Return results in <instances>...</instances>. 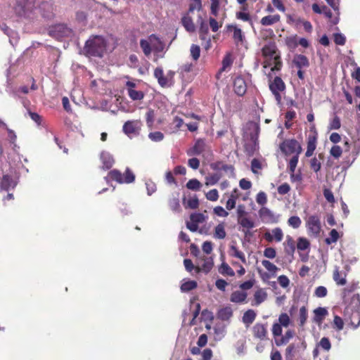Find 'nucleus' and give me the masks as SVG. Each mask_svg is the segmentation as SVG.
<instances>
[{
    "mask_svg": "<svg viewBox=\"0 0 360 360\" xmlns=\"http://www.w3.org/2000/svg\"><path fill=\"white\" fill-rule=\"evenodd\" d=\"M333 279L338 285H344L346 284L345 277H341L338 269H335L333 274Z\"/></svg>",
    "mask_w": 360,
    "mask_h": 360,
    "instance_id": "13d9d810",
    "label": "nucleus"
},
{
    "mask_svg": "<svg viewBox=\"0 0 360 360\" xmlns=\"http://www.w3.org/2000/svg\"><path fill=\"white\" fill-rule=\"evenodd\" d=\"M169 205L171 210H173L174 212H180L181 207L178 197H174L172 198L169 202Z\"/></svg>",
    "mask_w": 360,
    "mask_h": 360,
    "instance_id": "6e6d98bb",
    "label": "nucleus"
},
{
    "mask_svg": "<svg viewBox=\"0 0 360 360\" xmlns=\"http://www.w3.org/2000/svg\"><path fill=\"white\" fill-rule=\"evenodd\" d=\"M207 218V217L202 213H193L190 216L191 221H195L198 224L203 223Z\"/></svg>",
    "mask_w": 360,
    "mask_h": 360,
    "instance_id": "09e8293b",
    "label": "nucleus"
},
{
    "mask_svg": "<svg viewBox=\"0 0 360 360\" xmlns=\"http://www.w3.org/2000/svg\"><path fill=\"white\" fill-rule=\"evenodd\" d=\"M202 9L201 0H191L188 13L193 12L195 10L200 11Z\"/></svg>",
    "mask_w": 360,
    "mask_h": 360,
    "instance_id": "5fc2aeb1",
    "label": "nucleus"
},
{
    "mask_svg": "<svg viewBox=\"0 0 360 360\" xmlns=\"http://www.w3.org/2000/svg\"><path fill=\"white\" fill-rule=\"evenodd\" d=\"M314 314L313 321L316 323H321L328 314V311L324 307H318L314 310Z\"/></svg>",
    "mask_w": 360,
    "mask_h": 360,
    "instance_id": "393cba45",
    "label": "nucleus"
},
{
    "mask_svg": "<svg viewBox=\"0 0 360 360\" xmlns=\"http://www.w3.org/2000/svg\"><path fill=\"white\" fill-rule=\"evenodd\" d=\"M309 242L305 238H299L297 240V248L300 250H305L309 248Z\"/></svg>",
    "mask_w": 360,
    "mask_h": 360,
    "instance_id": "864d4df0",
    "label": "nucleus"
},
{
    "mask_svg": "<svg viewBox=\"0 0 360 360\" xmlns=\"http://www.w3.org/2000/svg\"><path fill=\"white\" fill-rule=\"evenodd\" d=\"M226 236L225 231V225L224 223H220L214 228V238L217 239H224Z\"/></svg>",
    "mask_w": 360,
    "mask_h": 360,
    "instance_id": "72a5a7b5",
    "label": "nucleus"
},
{
    "mask_svg": "<svg viewBox=\"0 0 360 360\" xmlns=\"http://www.w3.org/2000/svg\"><path fill=\"white\" fill-rule=\"evenodd\" d=\"M221 179V175L218 173H215L205 177V185L213 186L216 184Z\"/></svg>",
    "mask_w": 360,
    "mask_h": 360,
    "instance_id": "37998d69",
    "label": "nucleus"
},
{
    "mask_svg": "<svg viewBox=\"0 0 360 360\" xmlns=\"http://www.w3.org/2000/svg\"><path fill=\"white\" fill-rule=\"evenodd\" d=\"M316 136L315 134H311L307 139V148L305 153L307 157H311L316 147Z\"/></svg>",
    "mask_w": 360,
    "mask_h": 360,
    "instance_id": "4be33fe9",
    "label": "nucleus"
},
{
    "mask_svg": "<svg viewBox=\"0 0 360 360\" xmlns=\"http://www.w3.org/2000/svg\"><path fill=\"white\" fill-rule=\"evenodd\" d=\"M280 149L285 155H299L302 150L299 142L295 139H288L284 141L281 143Z\"/></svg>",
    "mask_w": 360,
    "mask_h": 360,
    "instance_id": "423d86ee",
    "label": "nucleus"
},
{
    "mask_svg": "<svg viewBox=\"0 0 360 360\" xmlns=\"http://www.w3.org/2000/svg\"><path fill=\"white\" fill-rule=\"evenodd\" d=\"M278 323L284 328H288L292 323V321L288 314L282 313L278 316Z\"/></svg>",
    "mask_w": 360,
    "mask_h": 360,
    "instance_id": "c03bdc74",
    "label": "nucleus"
},
{
    "mask_svg": "<svg viewBox=\"0 0 360 360\" xmlns=\"http://www.w3.org/2000/svg\"><path fill=\"white\" fill-rule=\"evenodd\" d=\"M238 222L243 229L247 230H250L255 226L253 221L246 217L238 219Z\"/></svg>",
    "mask_w": 360,
    "mask_h": 360,
    "instance_id": "ea45409f",
    "label": "nucleus"
},
{
    "mask_svg": "<svg viewBox=\"0 0 360 360\" xmlns=\"http://www.w3.org/2000/svg\"><path fill=\"white\" fill-rule=\"evenodd\" d=\"M247 293L243 290H236L231 295L230 300L235 303H242L247 298Z\"/></svg>",
    "mask_w": 360,
    "mask_h": 360,
    "instance_id": "bb28decb",
    "label": "nucleus"
},
{
    "mask_svg": "<svg viewBox=\"0 0 360 360\" xmlns=\"http://www.w3.org/2000/svg\"><path fill=\"white\" fill-rule=\"evenodd\" d=\"M17 185V181L13 179L9 175H4L0 183L1 190L9 191L13 189Z\"/></svg>",
    "mask_w": 360,
    "mask_h": 360,
    "instance_id": "dca6fc26",
    "label": "nucleus"
},
{
    "mask_svg": "<svg viewBox=\"0 0 360 360\" xmlns=\"http://www.w3.org/2000/svg\"><path fill=\"white\" fill-rule=\"evenodd\" d=\"M151 44L152 49L158 53L164 50L165 45L163 42L155 34L148 37Z\"/></svg>",
    "mask_w": 360,
    "mask_h": 360,
    "instance_id": "aec40b11",
    "label": "nucleus"
},
{
    "mask_svg": "<svg viewBox=\"0 0 360 360\" xmlns=\"http://www.w3.org/2000/svg\"><path fill=\"white\" fill-rule=\"evenodd\" d=\"M341 126L340 120L338 116H335L330 122L328 128L330 129H338Z\"/></svg>",
    "mask_w": 360,
    "mask_h": 360,
    "instance_id": "774afa93",
    "label": "nucleus"
},
{
    "mask_svg": "<svg viewBox=\"0 0 360 360\" xmlns=\"http://www.w3.org/2000/svg\"><path fill=\"white\" fill-rule=\"evenodd\" d=\"M210 1L211 14L213 15L214 17H218L222 2L220 0H212Z\"/></svg>",
    "mask_w": 360,
    "mask_h": 360,
    "instance_id": "79ce46f5",
    "label": "nucleus"
},
{
    "mask_svg": "<svg viewBox=\"0 0 360 360\" xmlns=\"http://www.w3.org/2000/svg\"><path fill=\"white\" fill-rule=\"evenodd\" d=\"M306 226L310 236L319 237L321 231L320 217L318 215H311L306 221Z\"/></svg>",
    "mask_w": 360,
    "mask_h": 360,
    "instance_id": "0eeeda50",
    "label": "nucleus"
},
{
    "mask_svg": "<svg viewBox=\"0 0 360 360\" xmlns=\"http://www.w3.org/2000/svg\"><path fill=\"white\" fill-rule=\"evenodd\" d=\"M206 198L208 200L215 202L219 198V194L217 189H212L206 193Z\"/></svg>",
    "mask_w": 360,
    "mask_h": 360,
    "instance_id": "69168bd1",
    "label": "nucleus"
},
{
    "mask_svg": "<svg viewBox=\"0 0 360 360\" xmlns=\"http://www.w3.org/2000/svg\"><path fill=\"white\" fill-rule=\"evenodd\" d=\"M308 318V309L305 306H302L299 310L298 321L300 326L302 327L307 322Z\"/></svg>",
    "mask_w": 360,
    "mask_h": 360,
    "instance_id": "e433bc0d",
    "label": "nucleus"
},
{
    "mask_svg": "<svg viewBox=\"0 0 360 360\" xmlns=\"http://www.w3.org/2000/svg\"><path fill=\"white\" fill-rule=\"evenodd\" d=\"M252 331L254 336L260 340H264L267 335L266 326L262 323H256L253 328Z\"/></svg>",
    "mask_w": 360,
    "mask_h": 360,
    "instance_id": "a211bd4d",
    "label": "nucleus"
},
{
    "mask_svg": "<svg viewBox=\"0 0 360 360\" xmlns=\"http://www.w3.org/2000/svg\"><path fill=\"white\" fill-rule=\"evenodd\" d=\"M282 326L278 323H274L272 326V334L275 338H278L282 335Z\"/></svg>",
    "mask_w": 360,
    "mask_h": 360,
    "instance_id": "4d7b16f0",
    "label": "nucleus"
},
{
    "mask_svg": "<svg viewBox=\"0 0 360 360\" xmlns=\"http://www.w3.org/2000/svg\"><path fill=\"white\" fill-rule=\"evenodd\" d=\"M259 215L264 221L267 223L277 222L279 217L278 215L274 214L273 212L266 207H263L259 210Z\"/></svg>",
    "mask_w": 360,
    "mask_h": 360,
    "instance_id": "f8f14e48",
    "label": "nucleus"
},
{
    "mask_svg": "<svg viewBox=\"0 0 360 360\" xmlns=\"http://www.w3.org/2000/svg\"><path fill=\"white\" fill-rule=\"evenodd\" d=\"M262 264L271 274V276L275 277L276 276V273L279 269L274 264L269 260H263Z\"/></svg>",
    "mask_w": 360,
    "mask_h": 360,
    "instance_id": "c9c22d12",
    "label": "nucleus"
},
{
    "mask_svg": "<svg viewBox=\"0 0 360 360\" xmlns=\"http://www.w3.org/2000/svg\"><path fill=\"white\" fill-rule=\"evenodd\" d=\"M214 331L216 340H221L226 333V326L224 325L217 324L214 327Z\"/></svg>",
    "mask_w": 360,
    "mask_h": 360,
    "instance_id": "58836bf2",
    "label": "nucleus"
},
{
    "mask_svg": "<svg viewBox=\"0 0 360 360\" xmlns=\"http://www.w3.org/2000/svg\"><path fill=\"white\" fill-rule=\"evenodd\" d=\"M229 29H233V38L235 40L238 41H242L243 38V34L242 33V30L238 28L237 26L229 25Z\"/></svg>",
    "mask_w": 360,
    "mask_h": 360,
    "instance_id": "603ef678",
    "label": "nucleus"
},
{
    "mask_svg": "<svg viewBox=\"0 0 360 360\" xmlns=\"http://www.w3.org/2000/svg\"><path fill=\"white\" fill-rule=\"evenodd\" d=\"M100 159L103 164L102 167L105 169L111 168L115 162L112 155L107 151H102L101 153Z\"/></svg>",
    "mask_w": 360,
    "mask_h": 360,
    "instance_id": "6ab92c4d",
    "label": "nucleus"
},
{
    "mask_svg": "<svg viewBox=\"0 0 360 360\" xmlns=\"http://www.w3.org/2000/svg\"><path fill=\"white\" fill-rule=\"evenodd\" d=\"M302 221L297 216L290 217L288 220V224L293 229H297L300 226Z\"/></svg>",
    "mask_w": 360,
    "mask_h": 360,
    "instance_id": "3c124183",
    "label": "nucleus"
},
{
    "mask_svg": "<svg viewBox=\"0 0 360 360\" xmlns=\"http://www.w3.org/2000/svg\"><path fill=\"white\" fill-rule=\"evenodd\" d=\"M119 184H130L134 181L135 175L127 168L125 173L122 174L119 170L113 169L108 173V177Z\"/></svg>",
    "mask_w": 360,
    "mask_h": 360,
    "instance_id": "20e7f679",
    "label": "nucleus"
},
{
    "mask_svg": "<svg viewBox=\"0 0 360 360\" xmlns=\"http://www.w3.org/2000/svg\"><path fill=\"white\" fill-rule=\"evenodd\" d=\"M181 24L186 30L188 32H194L195 26L193 23V19L189 16V13L184 14L181 18Z\"/></svg>",
    "mask_w": 360,
    "mask_h": 360,
    "instance_id": "412c9836",
    "label": "nucleus"
},
{
    "mask_svg": "<svg viewBox=\"0 0 360 360\" xmlns=\"http://www.w3.org/2000/svg\"><path fill=\"white\" fill-rule=\"evenodd\" d=\"M238 189L235 188L231 192L230 197L226 203V208L228 210H231L235 207L236 203V199L238 198Z\"/></svg>",
    "mask_w": 360,
    "mask_h": 360,
    "instance_id": "2f4dec72",
    "label": "nucleus"
},
{
    "mask_svg": "<svg viewBox=\"0 0 360 360\" xmlns=\"http://www.w3.org/2000/svg\"><path fill=\"white\" fill-rule=\"evenodd\" d=\"M286 247L285 250L288 253H293L295 250L294 241L290 236H287L286 238Z\"/></svg>",
    "mask_w": 360,
    "mask_h": 360,
    "instance_id": "bf43d9fd",
    "label": "nucleus"
},
{
    "mask_svg": "<svg viewBox=\"0 0 360 360\" xmlns=\"http://www.w3.org/2000/svg\"><path fill=\"white\" fill-rule=\"evenodd\" d=\"M319 345L324 350L329 351L331 348V344L328 338L323 337L321 339Z\"/></svg>",
    "mask_w": 360,
    "mask_h": 360,
    "instance_id": "0e129e2a",
    "label": "nucleus"
},
{
    "mask_svg": "<svg viewBox=\"0 0 360 360\" xmlns=\"http://www.w3.org/2000/svg\"><path fill=\"white\" fill-rule=\"evenodd\" d=\"M262 55L265 58L264 68H270L271 71L280 70L281 61L274 43H268L262 48Z\"/></svg>",
    "mask_w": 360,
    "mask_h": 360,
    "instance_id": "f03ea898",
    "label": "nucleus"
},
{
    "mask_svg": "<svg viewBox=\"0 0 360 360\" xmlns=\"http://www.w3.org/2000/svg\"><path fill=\"white\" fill-rule=\"evenodd\" d=\"M191 55L194 60H197L200 54V49L199 46L193 44L191 47Z\"/></svg>",
    "mask_w": 360,
    "mask_h": 360,
    "instance_id": "052dcab7",
    "label": "nucleus"
},
{
    "mask_svg": "<svg viewBox=\"0 0 360 360\" xmlns=\"http://www.w3.org/2000/svg\"><path fill=\"white\" fill-rule=\"evenodd\" d=\"M310 167L314 172L317 173L320 171L321 167V162L316 158H313L310 160Z\"/></svg>",
    "mask_w": 360,
    "mask_h": 360,
    "instance_id": "e2e57ef3",
    "label": "nucleus"
},
{
    "mask_svg": "<svg viewBox=\"0 0 360 360\" xmlns=\"http://www.w3.org/2000/svg\"><path fill=\"white\" fill-rule=\"evenodd\" d=\"M293 63L299 69L307 68L309 65L307 58L304 55H297L293 59Z\"/></svg>",
    "mask_w": 360,
    "mask_h": 360,
    "instance_id": "a878e982",
    "label": "nucleus"
},
{
    "mask_svg": "<svg viewBox=\"0 0 360 360\" xmlns=\"http://www.w3.org/2000/svg\"><path fill=\"white\" fill-rule=\"evenodd\" d=\"M264 238L269 242H272L273 240L281 242L283 238V233L281 229L277 227L272 229L271 232L265 233Z\"/></svg>",
    "mask_w": 360,
    "mask_h": 360,
    "instance_id": "2eb2a0df",
    "label": "nucleus"
},
{
    "mask_svg": "<svg viewBox=\"0 0 360 360\" xmlns=\"http://www.w3.org/2000/svg\"><path fill=\"white\" fill-rule=\"evenodd\" d=\"M233 316V310L231 307H225L218 311L217 318L224 321H229Z\"/></svg>",
    "mask_w": 360,
    "mask_h": 360,
    "instance_id": "5701e85b",
    "label": "nucleus"
},
{
    "mask_svg": "<svg viewBox=\"0 0 360 360\" xmlns=\"http://www.w3.org/2000/svg\"><path fill=\"white\" fill-rule=\"evenodd\" d=\"M267 297V294L264 289H259L254 294L255 305H259L264 302Z\"/></svg>",
    "mask_w": 360,
    "mask_h": 360,
    "instance_id": "7c9ffc66",
    "label": "nucleus"
},
{
    "mask_svg": "<svg viewBox=\"0 0 360 360\" xmlns=\"http://www.w3.org/2000/svg\"><path fill=\"white\" fill-rule=\"evenodd\" d=\"M49 32L52 37L58 39L65 37H70L72 34V29L64 24L56 25L51 28Z\"/></svg>",
    "mask_w": 360,
    "mask_h": 360,
    "instance_id": "9d476101",
    "label": "nucleus"
},
{
    "mask_svg": "<svg viewBox=\"0 0 360 360\" xmlns=\"http://www.w3.org/2000/svg\"><path fill=\"white\" fill-rule=\"evenodd\" d=\"M233 89L235 93L241 96H243L247 91V85L245 79L241 77H237L233 82Z\"/></svg>",
    "mask_w": 360,
    "mask_h": 360,
    "instance_id": "4468645a",
    "label": "nucleus"
},
{
    "mask_svg": "<svg viewBox=\"0 0 360 360\" xmlns=\"http://www.w3.org/2000/svg\"><path fill=\"white\" fill-rule=\"evenodd\" d=\"M256 318V313L252 309H248L246 311L243 316V322L247 325L250 326L253 323Z\"/></svg>",
    "mask_w": 360,
    "mask_h": 360,
    "instance_id": "473e14b6",
    "label": "nucleus"
},
{
    "mask_svg": "<svg viewBox=\"0 0 360 360\" xmlns=\"http://www.w3.org/2000/svg\"><path fill=\"white\" fill-rule=\"evenodd\" d=\"M106 46L104 37L100 35L92 36L86 41L84 53L89 57L101 58L106 51Z\"/></svg>",
    "mask_w": 360,
    "mask_h": 360,
    "instance_id": "f257e3e1",
    "label": "nucleus"
},
{
    "mask_svg": "<svg viewBox=\"0 0 360 360\" xmlns=\"http://www.w3.org/2000/svg\"><path fill=\"white\" fill-rule=\"evenodd\" d=\"M218 271L223 276H233L235 275L234 271L225 262L219 266Z\"/></svg>",
    "mask_w": 360,
    "mask_h": 360,
    "instance_id": "f704fd0d",
    "label": "nucleus"
},
{
    "mask_svg": "<svg viewBox=\"0 0 360 360\" xmlns=\"http://www.w3.org/2000/svg\"><path fill=\"white\" fill-rule=\"evenodd\" d=\"M232 59L229 54H227L223 59L222 67L219 70V73L226 71L227 69L230 68L232 64Z\"/></svg>",
    "mask_w": 360,
    "mask_h": 360,
    "instance_id": "8fccbe9b",
    "label": "nucleus"
},
{
    "mask_svg": "<svg viewBox=\"0 0 360 360\" xmlns=\"http://www.w3.org/2000/svg\"><path fill=\"white\" fill-rule=\"evenodd\" d=\"M197 283L195 281H184L181 285V290L182 292H188L197 288Z\"/></svg>",
    "mask_w": 360,
    "mask_h": 360,
    "instance_id": "4c0bfd02",
    "label": "nucleus"
},
{
    "mask_svg": "<svg viewBox=\"0 0 360 360\" xmlns=\"http://www.w3.org/2000/svg\"><path fill=\"white\" fill-rule=\"evenodd\" d=\"M202 186L201 183L196 179H190L186 183V187L189 190L199 191Z\"/></svg>",
    "mask_w": 360,
    "mask_h": 360,
    "instance_id": "49530a36",
    "label": "nucleus"
},
{
    "mask_svg": "<svg viewBox=\"0 0 360 360\" xmlns=\"http://www.w3.org/2000/svg\"><path fill=\"white\" fill-rule=\"evenodd\" d=\"M205 141L199 139L191 148L187 150V155L189 156L200 155L205 150Z\"/></svg>",
    "mask_w": 360,
    "mask_h": 360,
    "instance_id": "f3484780",
    "label": "nucleus"
},
{
    "mask_svg": "<svg viewBox=\"0 0 360 360\" xmlns=\"http://www.w3.org/2000/svg\"><path fill=\"white\" fill-rule=\"evenodd\" d=\"M269 88L277 102L280 103L281 101L280 93L285 89V84L283 80L278 77H275L274 81L270 84Z\"/></svg>",
    "mask_w": 360,
    "mask_h": 360,
    "instance_id": "9b49d317",
    "label": "nucleus"
},
{
    "mask_svg": "<svg viewBox=\"0 0 360 360\" xmlns=\"http://www.w3.org/2000/svg\"><path fill=\"white\" fill-rule=\"evenodd\" d=\"M229 254L231 257L238 258L243 264H246L245 254L239 250L236 245H231L229 251Z\"/></svg>",
    "mask_w": 360,
    "mask_h": 360,
    "instance_id": "cd10ccee",
    "label": "nucleus"
},
{
    "mask_svg": "<svg viewBox=\"0 0 360 360\" xmlns=\"http://www.w3.org/2000/svg\"><path fill=\"white\" fill-rule=\"evenodd\" d=\"M259 129V126L256 122H250L246 125L245 136L252 142L254 149H255L257 146Z\"/></svg>",
    "mask_w": 360,
    "mask_h": 360,
    "instance_id": "6e6552de",
    "label": "nucleus"
},
{
    "mask_svg": "<svg viewBox=\"0 0 360 360\" xmlns=\"http://www.w3.org/2000/svg\"><path fill=\"white\" fill-rule=\"evenodd\" d=\"M141 122L140 120H129L123 125V131L129 137L131 138L139 134L141 129Z\"/></svg>",
    "mask_w": 360,
    "mask_h": 360,
    "instance_id": "1a4fd4ad",
    "label": "nucleus"
},
{
    "mask_svg": "<svg viewBox=\"0 0 360 360\" xmlns=\"http://www.w3.org/2000/svg\"><path fill=\"white\" fill-rule=\"evenodd\" d=\"M202 264L200 265L199 263L195 266V270L196 273L204 272L205 274L209 273L213 267L214 262L212 257H202L201 259Z\"/></svg>",
    "mask_w": 360,
    "mask_h": 360,
    "instance_id": "ddd939ff",
    "label": "nucleus"
},
{
    "mask_svg": "<svg viewBox=\"0 0 360 360\" xmlns=\"http://www.w3.org/2000/svg\"><path fill=\"white\" fill-rule=\"evenodd\" d=\"M334 41L338 45L343 46L346 42V37L341 33H335L333 35Z\"/></svg>",
    "mask_w": 360,
    "mask_h": 360,
    "instance_id": "338daca9",
    "label": "nucleus"
},
{
    "mask_svg": "<svg viewBox=\"0 0 360 360\" xmlns=\"http://www.w3.org/2000/svg\"><path fill=\"white\" fill-rule=\"evenodd\" d=\"M174 75V72L172 70H169L165 75L162 68L160 67L155 68L154 70V76L162 87L171 86L173 84Z\"/></svg>",
    "mask_w": 360,
    "mask_h": 360,
    "instance_id": "39448f33",
    "label": "nucleus"
},
{
    "mask_svg": "<svg viewBox=\"0 0 360 360\" xmlns=\"http://www.w3.org/2000/svg\"><path fill=\"white\" fill-rule=\"evenodd\" d=\"M294 336V332L292 330H288L283 335H281L278 338H275V344L277 346L286 345Z\"/></svg>",
    "mask_w": 360,
    "mask_h": 360,
    "instance_id": "b1692460",
    "label": "nucleus"
},
{
    "mask_svg": "<svg viewBox=\"0 0 360 360\" xmlns=\"http://www.w3.org/2000/svg\"><path fill=\"white\" fill-rule=\"evenodd\" d=\"M339 233L336 229H332L330 232V237L326 238L325 241L326 244L330 245L332 243H336L339 238Z\"/></svg>",
    "mask_w": 360,
    "mask_h": 360,
    "instance_id": "de8ad7c7",
    "label": "nucleus"
},
{
    "mask_svg": "<svg viewBox=\"0 0 360 360\" xmlns=\"http://www.w3.org/2000/svg\"><path fill=\"white\" fill-rule=\"evenodd\" d=\"M127 93L130 98L133 101H141L144 97V94L143 91L136 90L135 89L128 91Z\"/></svg>",
    "mask_w": 360,
    "mask_h": 360,
    "instance_id": "a18cd8bd",
    "label": "nucleus"
},
{
    "mask_svg": "<svg viewBox=\"0 0 360 360\" xmlns=\"http://www.w3.org/2000/svg\"><path fill=\"white\" fill-rule=\"evenodd\" d=\"M148 137L153 141L158 142L164 139V134L160 131H155L150 133Z\"/></svg>",
    "mask_w": 360,
    "mask_h": 360,
    "instance_id": "680f3d73",
    "label": "nucleus"
},
{
    "mask_svg": "<svg viewBox=\"0 0 360 360\" xmlns=\"http://www.w3.org/2000/svg\"><path fill=\"white\" fill-rule=\"evenodd\" d=\"M345 319L349 321L350 325L354 328L360 326V300L359 297L354 298L352 304L345 309Z\"/></svg>",
    "mask_w": 360,
    "mask_h": 360,
    "instance_id": "7ed1b4c3",
    "label": "nucleus"
},
{
    "mask_svg": "<svg viewBox=\"0 0 360 360\" xmlns=\"http://www.w3.org/2000/svg\"><path fill=\"white\" fill-rule=\"evenodd\" d=\"M198 22L200 25L199 27V33H200V38L202 40H206L207 39V34L208 33V25L205 22V20L202 18V17H199L198 19Z\"/></svg>",
    "mask_w": 360,
    "mask_h": 360,
    "instance_id": "c85d7f7f",
    "label": "nucleus"
},
{
    "mask_svg": "<svg viewBox=\"0 0 360 360\" xmlns=\"http://www.w3.org/2000/svg\"><path fill=\"white\" fill-rule=\"evenodd\" d=\"M279 15H266L261 19V24L264 26L274 25L280 21Z\"/></svg>",
    "mask_w": 360,
    "mask_h": 360,
    "instance_id": "c756f323",
    "label": "nucleus"
},
{
    "mask_svg": "<svg viewBox=\"0 0 360 360\" xmlns=\"http://www.w3.org/2000/svg\"><path fill=\"white\" fill-rule=\"evenodd\" d=\"M140 46L146 56H150L152 51L151 44L149 38L147 39H141L140 41Z\"/></svg>",
    "mask_w": 360,
    "mask_h": 360,
    "instance_id": "a19ab883",
    "label": "nucleus"
}]
</instances>
